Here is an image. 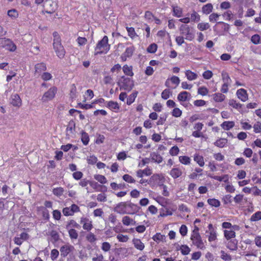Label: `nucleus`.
<instances>
[{
	"mask_svg": "<svg viewBox=\"0 0 261 261\" xmlns=\"http://www.w3.org/2000/svg\"><path fill=\"white\" fill-rule=\"evenodd\" d=\"M54 49L57 54V56L60 59L64 57L65 54V49L62 46L61 39H56L53 43Z\"/></svg>",
	"mask_w": 261,
	"mask_h": 261,
	"instance_id": "nucleus-8",
	"label": "nucleus"
},
{
	"mask_svg": "<svg viewBox=\"0 0 261 261\" xmlns=\"http://www.w3.org/2000/svg\"><path fill=\"white\" fill-rule=\"evenodd\" d=\"M261 220V212L258 211L254 214H253L251 218H250V221H257L258 220Z\"/></svg>",
	"mask_w": 261,
	"mask_h": 261,
	"instance_id": "nucleus-54",
	"label": "nucleus"
},
{
	"mask_svg": "<svg viewBox=\"0 0 261 261\" xmlns=\"http://www.w3.org/2000/svg\"><path fill=\"white\" fill-rule=\"evenodd\" d=\"M152 174V170L149 167H147L144 170H139L137 172V176L141 178L144 175L149 176Z\"/></svg>",
	"mask_w": 261,
	"mask_h": 261,
	"instance_id": "nucleus-26",
	"label": "nucleus"
},
{
	"mask_svg": "<svg viewBox=\"0 0 261 261\" xmlns=\"http://www.w3.org/2000/svg\"><path fill=\"white\" fill-rule=\"evenodd\" d=\"M180 251L182 254L186 255L190 253L191 249L187 245H183L180 246Z\"/></svg>",
	"mask_w": 261,
	"mask_h": 261,
	"instance_id": "nucleus-53",
	"label": "nucleus"
},
{
	"mask_svg": "<svg viewBox=\"0 0 261 261\" xmlns=\"http://www.w3.org/2000/svg\"><path fill=\"white\" fill-rule=\"evenodd\" d=\"M94 178L100 184H105L107 182V179L103 175L96 174L94 175Z\"/></svg>",
	"mask_w": 261,
	"mask_h": 261,
	"instance_id": "nucleus-49",
	"label": "nucleus"
},
{
	"mask_svg": "<svg viewBox=\"0 0 261 261\" xmlns=\"http://www.w3.org/2000/svg\"><path fill=\"white\" fill-rule=\"evenodd\" d=\"M221 257L222 259L225 261H230L231 260V256L225 253L224 251H221Z\"/></svg>",
	"mask_w": 261,
	"mask_h": 261,
	"instance_id": "nucleus-64",
	"label": "nucleus"
},
{
	"mask_svg": "<svg viewBox=\"0 0 261 261\" xmlns=\"http://www.w3.org/2000/svg\"><path fill=\"white\" fill-rule=\"evenodd\" d=\"M87 161L89 164L94 165L97 161V158L94 155H90L87 158Z\"/></svg>",
	"mask_w": 261,
	"mask_h": 261,
	"instance_id": "nucleus-60",
	"label": "nucleus"
},
{
	"mask_svg": "<svg viewBox=\"0 0 261 261\" xmlns=\"http://www.w3.org/2000/svg\"><path fill=\"white\" fill-rule=\"evenodd\" d=\"M165 181V178L163 174H154L149 179V183L154 186H163Z\"/></svg>",
	"mask_w": 261,
	"mask_h": 261,
	"instance_id": "nucleus-7",
	"label": "nucleus"
},
{
	"mask_svg": "<svg viewBox=\"0 0 261 261\" xmlns=\"http://www.w3.org/2000/svg\"><path fill=\"white\" fill-rule=\"evenodd\" d=\"M7 15L11 19H15L18 18L19 13L17 10L12 9L8 11Z\"/></svg>",
	"mask_w": 261,
	"mask_h": 261,
	"instance_id": "nucleus-35",
	"label": "nucleus"
},
{
	"mask_svg": "<svg viewBox=\"0 0 261 261\" xmlns=\"http://www.w3.org/2000/svg\"><path fill=\"white\" fill-rule=\"evenodd\" d=\"M164 207V208L160 210L161 213L159 216L160 217H165L168 216H171L173 214V213L174 211V210L169 207L165 206Z\"/></svg>",
	"mask_w": 261,
	"mask_h": 261,
	"instance_id": "nucleus-25",
	"label": "nucleus"
},
{
	"mask_svg": "<svg viewBox=\"0 0 261 261\" xmlns=\"http://www.w3.org/2000/svg\"><path fill=\"white\" fill-rule=\"evenodd\" d=\"M116 238L118 241L121 243H126L129 240V237L127 235H124L121 233L118 234Z\"/></svg>",
	"mask_w": 261,
	"mask_h": 261,
	"instance_id": "nucleus-48",
	"label": "nucleus"
},
{
	"mask_svg": "<svg viewBox=\"0 0 261 261\" xmlns=\"http://www.w3.org/2000/svg\"><path fill=\"white\" fill-rule=\"evenodd\" d=\"M106 107L111 111L117 113L120 110V106L117 102L110 100L106 102Z\"/></svg>",
	"mask_w": 261,
	"mask_h": 261,
	"instance_id": "nucleus-19",
	"label": "nucleus"
},
{
	"mask_svg": "<svg viewBox=\"0 0 261 261\" xmlns=\"http://www.w3.org/2000/svg\"><path fill=\"white\" fill-rule=\"evenodd\" d=\"M122 69L125 74L130 76H133L134 73L133 72L132 66H129L127 65H125L123 66Z\"/></svg>",
	"mask_w": 261,
	"mask_h": 261,
	"instance_id": "nucleus-38",
	"label": "nucleus"
},
{
	"mask_svg": "<svg viewBox=\"0 0 261 261\" xmlns=\"http://www.w3.org/2000/svg\"><path fill=\"white\" fill-rule=\"evenodd\" d=\"M206 237L209 242H212L217 240V228L212 224H209L207 229L205 230Z\"/></svg>",
	"mask_w": 261,
	"mask_h": 261,
	"instance_id": "nucleus-6",
	"label": "nucleus"
},
{
	"mask_svg": "<svg viewBox=\"0 0 261 261\" xmlns=\"http://www.w3.org/2000/svg\"><path fill=\"white\" fill-rule=\"evenodd\" d=\"M110 49V45L108 43V38L105 36L102 39L99 41L95 48L94 55L107 54Z\"/></svg>",
	"mask_w": 261,
	"mask_h": 261,
	"instance_id": "nucleus-1",
	"label": "nucleus"
},
{
	"mask_svg": "<svg viewBox=\"0 0 261 261\" xmlns=\"http://www.w3.org/2000/svg\"><path fill=\"white\" fill-rule=\"evenodd\" d=\"M236 95L237 97L242 101L245 102L248 99L247 91L244 89L241 88L237 91Z\"/></svg>",
	"mask_w": 261,
	"mask_h": 261,
	"instance_id": "nucleus-16",
	"label": "nucleus"
},
{
	"mask_svg": "<svg viewBox=\"0 0 261 261\" xmlns=\"http://www.w3.org/2000/svg\"><path fill=\"white\" fill-rule=\"evenodd\" d=\"M126 29L127 30L128 35L130 37V38L134 40L137 37H138V35L135 32V29L133 27H126Z\"/></svg>",
	"mask_w": 261,
	"mask_h": 261,
	"instance_id": "nucleus-37",
	"label": "nucleus"
},
{
	"mask_svg": "<svg viewBox=\"0 0 261 261\" xmlns=\"http://www.w3.org/2000/svg\"><path fill=\"white\" fill-rule=\"evenodd\" d=\"M173 15L177 17H180L182 15V9L178 6L172 7Z\"/></svg>",
	"mask_w": 261,
	"mask_h": 261,
	"instance_id": "nucleus-34",
	"label": "nucleus"
},
{
	"mask_svg": "<svg viewBox=\"0 0 261 261\" xmlns=\"http://www.w3.org/2000/svg\"><path fill=\"white\" fill-rule=\"evenodd\" d=\"M35 73L40 74L42 71L46 70V66L45 64L43 63H40L37 64L35 66Z\"/></svg>",
	"mask_w": 261,
	"mask_h": 261,
	"instance_id": "nucleus-32",
	"label": "nucleus"
},
{
	"mask_svg": "<svg viewBox=\"0 0 261 261\" xmlns=\"http://www.w3.org/2000/svg\"><path fill=\"white\" fill-rule=\"evenodd\" d=\"M251 41L254 44H261V36L258 34L253 35L251 38Z\"/></svg>",
	"mask_w": 261,
	"mask_h": 261,
	"instance_id": "nucleus-45",
	"label": "nucleus"
},
{
	"mask_svg": "<svg viewBox=\"0 0 261 261\" xmlns=\"http://www.w3.org/2000/svg\"><path fill=\"white\" fill-rule=\"evenodd\" d=\"M228 103L229 106L236 109H240L242 107L241 104L233 99L230 100Z\"/></svg>",
	"mask_w": 261,
	"mask_h": 261,
	"instance_id": "nucleus-56",
	"label": "nucleus"
},
{
	"mask_svg": "<svg viewBox=\"0 0 261 261\" xmlns=\"http://www.w3.org/2000/svg\"><path fill=\"white\" fill-rule=\"evenodd\" d=\"M76 88L74 84H72L70 88V96L72 99L76 97Z\"/></svg>",
	"mask_w": 261,
	"mask_h": 261,
	"instance_id": "nucleus-47",
	"label": "nucleus"
},
{
	"mask_svg": "<svg viewBox=\"0 0 261 261\" xmlns=\"http://www.w3.org/2000/svg\"><path fill=\"white\" fill-rule=\"evenodd\" d=\"M207 203L212 206L216 207H219L220 205V202L218 199L212 198L207 200Z\"/></svg>",
	"mask_w": 261,
	"mask_h": 261,
	"instance_id": "nucleus-46",
	"label": "nucleus"
},
{
	"mask_svg": "<svg viewBox=\"0 0 261 261\" xmlns=\"http://www.w3.org/2000/svg\"><path fill=\"white\" fill-rule=\"evenodd\" d=\"M157 36L161 38L167 37L169 40H170V35L169 33L167 32L165 30H160L158 32Z\"/></svg>",
	"mask_w": 261,
	"mask_h": 261,
	"instance_id": "nucleus-52",
	"label": "nucleus"
},
{
	"mask_svg": "<svg viewBox=\"0 0 261 261\" xmlns=\"http://www.w3.org/2000/svg\"><path fill=\"white\" fill-rule=\"evenodd\" d=\"M135 50L133 46L128 47L126 48L125 51L121 55V59L122 61H125L128 58H130Z\"/></svg>",
	"mask_w": 261,
	"mask_h": 261,
	"instance_id": "nucleus-15",
	"label": "nucleus"
},
{
	"mask_svg": "<svg viewBox=\"0 0 261 261\" xmlns=\"http://www.w3.org/2000/svg\"><path fill=\"white\" fill-rule=\"evenodd\" d=\"M192 244L198 248L203 249L204 248V243L200 234L191 235L190 238Z\"/></svg>",
	"mask_w": 261,
	"mask_h": 261,
	"instance_id": "nucleus-12",
	"label": "nucleus"
},
{
	"mask_svg": "<svg viewBox=\"0 0 261 261\" xmlns=\"http://www.w3.org/2000/svg\"><path fill=\"white\" fill-rule=\"evenodd\" d=\"M68 233L71 239H76L78 237L77 232L74 229L70 228L68 230Z\"/></svg>",
	"mask_w": 261,
	"mask_h": 261,
	"instance_id": "nucleus-57",
	"label": "nucleus"
},
{
	"mask_svg": "<svg viewBox=\"0 0 261 261\" xmlns=\"http://www.w3.org/2000/svg\"><path fill=\"white\" fill-rule=\"evenodd\" d=\"M122 222L125 226L134 225L136 224V221L134 220L127 216H124L122 218Z\"/></svg>",
	"mask_w": 261,
	"mask_h": 261,
	"instance_id": "nucleus-28",
	"label": "nucleus"
},
{
	"mask_svg": "<svg viewBox=\"0 0 261 261\" xmlns=\"http://www.w3.org/2000/svg\"><path fill=\"white\" fill-rule=\"evenodd\" d=\"M74 250V247L70 244H66L62 246L60 248L61 255L65 257Z\"/></svg>",
	"mask_w": 261,
	"mask_h": 261,
	"instance_id": "nucleus-17",
	"label": "nucleus"
},
{
	"mask_svg": "<svg viewBox=\"0 0 261 261\" xmlns=\"http://www.w3.org/2000/svg\"><path fill=\"white\" fill-rule=\"evenodd\" d=\"M172 115L175 117H179L182 115V111L177 108H174L171 112Z\"/></svg>",
	"mask_w": 261,
	"mask_h": 261,
	"instance_id": "nucleus-61",
	"label": "nucleus"
},
{
	"mask_svg": "<svg viewBox=\"0 0 261 261\" xmlns=\"http://www.w3.org/2000/svg\"><path fill=\"white\" fill-rule=\"evenodd\" d=\"M200 15L195 11H194L191 14V18L190 19L192 21H195L198 22L200 20Z\"/></svg>",
	"mask_w": 261,
	"mask_h": 261,
	"instance_id": "nucleus-63",
	"label": "nucleus"
},
{
	"mask_svg": "<svg viewBox=\"0 0 261 261\" xmlns=\"http://www.w3.org/2000/svg\"><path fill=\"white\" fill-rule=\"evenodd\" d=\"M208 89L204 86L200 87L198 89V94H200L202 96H205L208 94Z\"/></svg>",
	"mask_w": 261,
	"mask_h": 261,
	"instance_id": "nucleus-58",
	"label": "nucleus"
},
{
	"mask_svg": "<svg viewBox=\"0 0 261 261\" xmlns=\"http://www.w3.org/2000/svg\"><path fill=\"white\" fill-rule=\"evenodd\" d=\"M132 243L134 247L139 251H143L145 248V245L140 239L134 238Z\"/></svg>",
	"mask_w": 261,
	"mask_h": 261,
	"instance_id": "nucleus-21",
	"label": "nucleus"
},
{
	"mask_svg": "<svg viewBox=\"0 0 261 261\" xmlns=\"http://www.w3.org/2000/svg\"><path fill=\"white\" fill-rule=\"evenodd\" d=\"M224 236L227 240L233 239L236 237V232L230 229H225L224 230Z\"/></svg>",
	"mask_w": 261,
	"mask_h": 261,
	"instance_id": "nucleus-31",
	"label": "nucleus"
},
{
	"mask_svg": "<svg viewBox=\"0 0 261 261\" xmlns=\"http://www.w3.org/2000/svg\"><path fill=\"white\" fill-rule=\"evenodd\" d=\"M180 33L185 37V39L191 41L195 37V32L193 28L187 24H182L179 28Z\"/></svg>",
	"mask_w": 261,
	"mask_h": 261,
	"instance_id": "nucleus-4",
	"label": "nucleus"
},
{
	"mask_svg": "<svg viewBox=\"0 0 261 261\" xmlns=\"http://www.w3.org/2000/svg\"><path fill=\"white\" fill-rule=\"evenodd\" d=\"M185 73L187 79L189 81H194L198 77V74L190 70H186Z\"/></svg>",
	"mask_w": 261,
	"mask_h": 261,
	"instance_id": "nucleus-27",
	"label": "nucleus"
},
{
	"mask_svg": "<svg viewBox=\"0 0 261 261\" xmlns=\"http://www.w3.org/2000/svg\"><path fill=\"white\" fill-rule=\"evenodd\" d=\"M227 142V140L225 138H220L218 140H217L214 143L215 145L220 147V148H223L225 146Z\"/></svg>",
	"mask_w": 261,
	"mask_h": 261,
	"instance_id": "nucleus-42",
	"label": "nucleus"
},
{
	"mask_svg": "<svg viewBox=\"0 0 261 261\" xmlns=\"http://www.w3.org/2000/svg\"><path fill=\"white\" fill-rule=\"evenodd\" d=\"M29 238V235L26 232H22L20 236H17L14 238V241L15 244L21 245L23 241L27 240Z\"/></svg>",
	"mask_w": 261,
	"mask_h": 261,
	"instance_id": "nucleus-20",
	"label": "nucleus"
},
{
	"mask_svg": "<svg viewBox=\"0 0 261 261\" xmlns=\"http://www.w3.org/2000/svg\"><path fill=\"white\" fill-rule=\"evenodd\" d=\"M137 91L133 92L131 94H130L127 98V105H130L132 103H133L134 102L136 97L137 96Z\"/></svg>",
	"mask_w": 261,
	"mask_h": 261,
	"instance_id": "nucleus-40",
	"label": "nucleus"
},
{
	"mask_svg": "<svg viewBox=\"0 0 261 261\" xmlns=\"http://www.w3.org/2000/svg\"><path fill=\"white\" fill-rule=\"evenodd\" d=\"M182 174L181 169L179 168H173L169 172L170 176L174 179L179 177Z\"/></svg>",
	"mask_w": 261,
	"mask_h": 261,
	"instance_id": "nucleus-24",
	"label": "nucleus"
},
{
	"mask_svg": "<svg viewBox=\"0 0 261 261\" xmlns=\"http://www.w3.org/2000/svg\"><path fill=\"white\" fill-rule=\"evenodd\" d=\"M150 161L157 164H160L163 161L162 156L158 153L153 152L150 154Z\"/></svg>",
	"mask_w": 261,
	"mask_h": 261,
	"instance_id": "nucleus-23",
	"label": "nucleus"
},
{
	"mask_svg": "<svg viewBox=\"0 0 261 261\" xmlns=\"http://www.w3.org/2000/svg\"><path fill=\"white\" fill-rule=\"evenodd\" d=\"M179 162L185 165H189L191 164V159L186 155H181L178 158Z\"/></svg>",
	"mask_w": 261,
	"mask_h": 261,
	"instance_id": "nucleus-33",
	"label": "nucleus"
},
{
	"mask_svg": "<svg viewBox=\"0 0 261 261\" xmlns=\"http://www.w3.org/2000/svg\"><path fill=\"white\" fill-rule=\"evenodd\" d=\"M194 160L196 162L199 166L203 167L204 165V158L202 155L198 153H195L194 155Z\"/></svg>",
	"mask_w": 261,
	"mask_h": 261,
	"instance_id": "nucleus-30",
	"label": "nucleus"
},
{
	"mask_svg": "<svg viewBox=\"0 0 261 261\" xmlns=\"http://www.w3.org/2000/svg\"><path fill=\"white\" fill-rule=\"evenodd\" d=\"M210 27V25L207 22H200L197 25V28L201 31L206 30Z\"/></svg>",
	"mask_w": 261,
	"mask_h": 261,
	"instance_id": "nucleus-51",
	"label": "nucleus"
},
{
	"mask_svg": "<svg viewBox=\"0 0 261 261\" xmlns=\"http://www.w3.org/2000/svg\"><path fill=\"white\" fill-rule=\"evenodd\" d=\"M179 152V149L176 146H173L169 150V153L172 156L177 155Z\"/></svg>",
	"mask_w": 261,
	"mask_h": 261,
	"instance_id": "nucleus-62",
	"label": "nucleus"
},
{
	"mask_svg": "<svg viewBox=\"0 0 261 261\" xmlns=\"http://www.w3.org/2000/svg\"><path fill=\"white\" fill-rule=\"evenodd\" d=\"M80 223L83 225V228L85 230L89 231L93 228L92 221L88 218L82 217Z\"/></svg>",
	"mask_w": 261,
	"mask_h": 261,
	"instance_id": "nucleus-14",
	"label": "nucleus"
},
{
	"mask_svg": "<svg viewBox=\"0 0 261 261\" xmlns=\"http://www.w3.org/2000/svg\"><path fill=\"white\" fill-rule=\"evenodd\" d=\"M180 81V79L178 77L173 75L167 79L165 85L168 88L175 89L179 85Z\"/></svg>",
	"mask_w": 261,
	"mask_h": 261,
	"instance_id": "nucleus-11",
	"label": "nucleus"
},
{
	"mask_svg": "<svg viewBox=\"0 0 261 261\" xmlns=\"http://www.w3.org/2000/svg\"><path fill=\"white\" fill-rule=\"evenodd\" d=\"M0 46L10 51H14L16 49V46L10 39L5 38H0Z\"/></svg>",
	"mask_w": 261,
	"mask_h": 261,
	"instance_id": "nucleus-9",
	"label": "nucleus"
},
{
	"mask_svg": "<svg viewBox=\"0 0 261 261\" xmlns=\"http://www.w3.org/2000/svg\"><path fill=\"white\" fill-rule=\"evenodd\" d=\"M89 135L88 134L83 131L82 133H81V141L82 142V143H83V144L84 145H87L89 143Z\"/></svg>",
	"mask_w": 261,
	"mask_h": 261,
	"instance_id": "nucleus-41",
	"label": "nucleus"
},
{
	"mask_svg": "<svg viewBox=\"0 0 261 261\" xmlns=\"http://www.w3.org/2000/svg\"><path fill=\"white\" fill-rule=\"evenodd\" d=\"M157 48L158 45L153 43L148 46L147 48V51L149 53L153 54L156 52Z\"/></svg>",
	"mask_w": 261,
	"mask_h": 261,
	"instance_id": "nucleus-55",
	"label": "nucleus"
},
{
	"mask_svg": "<svg viewBox=\"0 0 261 261\" xmlns=\"http://www.w3.org/2000/svg\"><path fill=\"white\" fill-rule=\"evenodd\" d=\"M118 85L120 90L129 92L133 88L134 83L133 80L130 78L122 76L121 80L119 81Z\"/></svg>",
	"mask_w": 261,
	"mask_h": 261,
	"instance_id": "nucleus-3",
	"label": "nucleus"
},
{
	"mask_svg": "<svg viewBox=\"0 0 261 261\" xmlns=\"http://www.w3.org/2000/svg\"><path fill=\"white\" fill-rule=\"evenodd\" d=\"M43 7L46 13L51 14L57 9V3L56 0H45Z\"/></svg>",
	"mask_w": 261,
	"mask_h": 261,
	"instance_id": "nucleus-10",
	"label": "nucleus"
},
{
	"mask_svg": "<svg viewBox=\"0 0 261 261\" xmlns=\"http://www.w3.org/2000/svg\"><path fill=\"white\" fill-rule=\"evenodd\" d=\"M223 84L221 88V91L223 93H226L228 91V87L230 85L231 80L227 74L222 75Z\"/></svg>",
	"mask_w": 261,
	"mask_h": 261,
	"instance_id": "nucleus-13",
	"label": "nucleus"
},
{
	"mask_svg": "<svg viewBox=\"0 0 261 261\" xmlns=\"http://www.w3.org/2000/svg\"><path fill=\"white\" fill-rule=\"evenodd\" d=\"M227 247L230 250H232V251L237 250V249L238 248L237 240H233L232 241H229L228 243Z\"/></svg>",
	"mask_w": 261,
	"mask_h": 261,
	"instance_id": "nucleus-43",
	"label": "nucleus"
},
{
	"mask_svg": "<svg viewBox=\"0 0 261 261\" xmlns=\"http://www.w3.org/2000/svg\"><path fill=\"white\" fill-rule=\"evenodd\" d=\"M177 99L180 102L189 101L191 98V94L187 91H182L177 95Z\"/></svg>",
	"mask_w": 261,
	"mask_h": 261,
	"instance_id": "nucleus-18",
	"label": "nucleus"
},
{
	"mask_svg": "<svg viewBox=\"0 0 261 261\" xmlns=\"http://www.w3.org/2000/svg\"><path fill=\"white\" fill-rule=\"evenodd\" d=\"M213 6L211 4H207L204 5L202 8V11L205 14H208L212 12Z\"/></svg>",
	"mask_w": 261,
	"mask_h": 261,
	"instance_id": "nucleus-39",
	"label": "nucleus"
},
{
	"mask_svg": "<svg viewBox=\"0 0 261 261\" xmlns=\"http://www.w3.org/2000/svg\"><path fill=\"white\" fill-rule=\"evenodd\" d=\"M11 103L14 107H20L21 106V99L17 94H14L11 97Z\"/></svg>",
	"mask_w": 261,
	"mask_h": 261,
	"instance_id": "nucleus-22",
	"label": "nucleus"
},
{
	"mask_svg": "<svg viewBox=\"0 0 261 261\" xmlns=\"http://www.w3.org/2000/svg\"><path fill=\"white\" fill-rule=\"evenodd\" d=\"M213 97L214 101L218 102L223 101L226 97L224 94L221 93H215L213 94Z\"/></svg>",
	"mask_w": 261,
	"mask_h": 261,
	"instance_id": "nucleus-36",
	"label": "nucleus"
},
{
	"mask_svg": "<svg viewBox=\"0 0 261 261\" xmlns=\"http://www.w3.org/2000/svg\"><path fill=\"white\" fill-rule=\"evenodd\" d=\"M75 129V123L73 121L69 122V124L66 128V132L67 134L70 135V134H73Z\"/></svg>",
	"mask_w": 261,
	"mask_h": 261,
	"instance_id": "nucleus-44",
	"label": "nucleus"
},
{
	"mask_svg": "<svg viewBox=\"0 0 261 261\" xmlns=\"http://www.w3.org/2000/svg\"><path fill=\"white\" fill-rule=\"evenodd\" d=\"M57 88L53 86L50 87L47 91L45 92L41 97V101L43 102H46L52 100L57 94Z\"/></svg>",
	"mask_w": 261,
	"mask_h": 261,
	"instance_id": "nucleus-5",
	"label": "nucleus"
},
{
	"mask_svg": "<svg viewBox=\"0 0 261 261\" xmlns=\"http://www.w3.org/2000/svg\"><path fill=\"white\" fill-rule=\"evenodd\" d=\"M64 192V190L62 187H58L56 188H54L53 190V194L58 196L60 197L62 196Z\"/></svg>",
	"mask_w": 261,
	"mask_h": 261,
	"instance_id": "nucleus-50",
	"label": "nucleus"
},
{
	"mask_svg": "<svg viewBox=\"0 0 261 261\" xmlns=\"http://www.w3.org/2000/svg\"><path fill=\"white\" fill-rule=\"evenodd\" d=\"M234 126V122L232 121H226L221 124V127L225 130H228L233 128Z\"/></svg>",
	"mask_w": 261,
	"mask_h": 261,
	"instance_id": "nucleus-29",
	"label": "nucleus"
},
{
	"mask_svg": "<svg viewBox=\"0 0 261 261\" xmlns=\"http://www.w3.org/2000/svg\"><path fill=\"white\" fill-rule=\"evenodd\" d=\"M171 95V92L169 89H165L161 94V97L163 99L166 100L169 98Z\"/></svg>",
	"mask_w": 261,
	"mask_h": 261,
	"instance_id": "nucleus-59",
	"label": "nucleus"
},
{
	"mask_svg": "<svg viewBox=\"0 0 261 261\" xmlns=\"http://www.w3.org/2000/svg\"><path fill=\"white\" fill-rule=\"evenodd\" d=\"M129 206L134 210L133 212L127 213L126 212V203L125 202H120L118 203L115 207L114 210L115 212L120 214H123L125 213H128L129 214H133L136 212H137L139 210V207L136 204L133 203H130L129 204Z\"/></svg>",
	"mask_w": 261,
	"mask_h": 261,
	"instance_id": "nucleus-2",
	"label": "nucleus"
}]
</instances>
